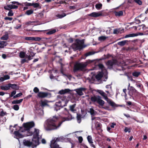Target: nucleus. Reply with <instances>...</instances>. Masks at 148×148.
<instances>
[{"label": "nucleus", "instance_id": "f257e3e1", "mask_svg": "<svg viewBox=\"0 0 148 148\" xmlns=\"http://www.w3.org/2000/svg\"><path fill=\"white\" fill-rule=\"evenodd\" d=\"M64 120L60 121V118L58 116H53L47 120V123L45 127L46 130L51 131L58 129Z\"/></svg>", "mask_w": 148, "mask_h": 148}, {"label": "nucleus", "instance_id": "f03ea898", "mask_svg": "<svg viewBox=\"0 0 148 148\" xmlns=\"http://www.w3.org/2000/svg\"><path fill=\"white\" fill-rule=\"evenodd\" d=\"M93 60H88L85 62L77 63L74 65L73 71L74 73L79 71H83L89 64L92 63Z\"/></svg>", "mask_w": 148, "mask_h": 148}, {"label": "nucleus", "instance_id": "7ed1b4c3", "mask_svg": "<svg viewBox=\"0 0 148 148\" xmlns=\"http://www.w3.org/2000/svg\"><path fill=\"white\" fill-rule=\"evenodd\" d=\"M84 43V39L79 40L78 39H76L75 40V43L72 45V47L73 49L81 50L86 47V45H83Z\"/></svg>", "mask_w": 148, "mask_h": 148}, {"label": "nucleus", "instance_id": "20e7f679", "mask_svg": "<svg viewBox=\"0 0 148 148\" xmlns=\"http://www.w3.org/2000/svg\"><path fill=\"white\" fill-rule=\"evenodd\" d=\"M97 92L100 94L107 102L112 107L115 108L118 107L119 106L116 104L113 101L110 99H109L107 97L106 93L103 90H99Z\"/></svg>", "mask_w": 148, "mask_h": 148}, {"label": "nucleus", "instance_id": "39448f33", "mask_svg": "<svg viewBox=\"0 0 148 148\" xmlns=\"http://www.w3.org/2000/svg\"><path fill=\"white\" fill-rule=\"evenodd\" d=\"M39 130L36 128L34 129V131L33 132H30L28 133V136H32L33 135V137L32 138L33 140L36 143V144L38 145L40 143L39 142Z\"/></svg>", "mask_w": 148, "mask_h": 148}, {"label": "nucleus", "instance_id": "423d86ee", "mask_svg": "<svg viewBox=\"0 0 148 148\" xmlns=\"http://www.w3.org/2000/svg\"><path fill=\"white\" fill-rule=\"evenodd\" d=\"M68 103V101L66 100L64 101L62 99L61 101H59L58 102H56L55 105L54 110L56 111L59 110L64 106H66Z\"/></svg>", "mask_w": 148, "mask_h": 148}, {"label": "nucleus", "instance_id": "0eeeda50", "mask_svg": "<svg viewBox=\"0 0 148 148\" xmlns=\"http://www.w3.org/2000/svg\"><path fill=\"white\" fill-rule=\"evenodd\" d=\"M90 100L92 102H96L101 106H103L105 103L104 101L101 99V97L98 95L92 96Z\"/></svg>", "mask_w": 148, "mask_h": 148}, {"label": "nucleus", "instance_id": "6e6552de", "mask_svg": "<svg viewBox=\"0 0 148 148\" xmlns=\"http://www.w3.org/2000/svg\"><path fill=\"white\" fill-rule=\"evenodd\" d=\"M128 90H129L128 94L130 96V98L136 97L138 93L137 90L132 86L130 87L128 89Z\"/></svg>", "mask_w": 148, "mask_h": 148}, {"label": "nucleus", "instance_id": "1a4fd4ad", "mask_svg": "<svg viewBox=\"0 0 148 148\" xmlns=\"http://www.w3.org/2000/svg\"><path fill=\"white\" fill-rule=\"evenodd\" d=\"M23 145L26 146L30 147L32 146L33 147H36L38 144H37L32 139V142L30 140H25L23 141Z\"/></svg>", "mask_w": 148, "mask_h": 148}, {"label": "nucleus", "instance_id": "9d476101", "mask_svg": "<svg viewBox=\"0 0 148 148\" xmlns=\"http://www.w3.org/2000/svg\"><path fill=\"white\" fill-rule=\"evenodd\" d=\"M34 125L35 124L33 121L24 123L23 124V126L25 130L27 131L28 134L30 132L29 129L31 128L34 127Z\"/></svg>", "mask_w": 148, "mask_h": 148}, {"label": "nucleus", "instance_id": "9b49d317", "mask_svg": "<svg viewBox=\"0 0 148 148\" xmlns=\"http://www.w3.org/2000/svg\"><path fill=\"white\" fill-rule=\"evenodd\" d=\"M117 60L112 59L111 60H109L106 62V64L108 66V68L110 69L112 68L113 66L117 63Z\"/></svg>", "mask_w": 148, "mask_h": 148}, {"label": "nucleus", "instance_id": "f8f14e48", "mask_svg": "<svg viewBox=\"0 0 148 148\" xmlns=\"http://www.w3.org/2000/svg\"><path fill=\"white\" fill-rule=\"evenodd\" d=\"M49 94V93L47 92H40L38 93L37 97L40 98L47 97L48 96Z\"/></svg>", "mask_w": 148, "mask_h": 148}, {"label": "nucleus", "instance_id": "ddd939ff", "mask_svg": "<svg viewBox=\"0 0 148 148\" xmlns=\"http://www.w3.org/2000/svg\"><path fill=\"white\" fill-rule=\"evenodd\" d=\"M18 6L17 5L13 4L8 5L4 7V8L5 10H12V9H17L18 8Z\"/></svg>", "mask_w": 148, "mask_h": 148}, {"label": "nucleus", "instance_id": "4468645a", "mask_svg": "<svg viewBox=\"0 0 148 148\" xmlns=\"http://www.w3.org/2000/svg\"><path fill=\"white\" fill-rule=\"evenodd\" d=\"M50 147L51 148H61L59 147V145L57 144L55 140H53L51 141Z\"/></svg>", "mask_w": 148, "mask_h": 148}, {"label": "nucleus", "instance_id": "2eb2a0df", "mask_svg": "<svg viewBox=\"0 0 148 148\" xmlns=\"http://www.w3.org/2000/svg\"><path fill=\"white\" fill-rule=\"evenodd\" d=\"M143 33L139 32L138 33H133L126 35L124 37L125 38H127L130 37H134L138 36V35H143Z\"/></svg>", "mask_w": 148, "mask_h": 148}, {"label": "nucleus", "instance_id": "dca6fc26", "mask_svg": "<svg viewBox=\"0 0 148 148\" xmlns=\"http://www.w3.org/2000/svg\"><path fill=\"white\" fill-rule=\"evenodd\" d=\"M124 29L122 28L116 29H114L113 33L114 34H121L124 32Z\"/></svg>", "mask_w": 148, "mask_h": 148}, {"label": "nucleus", "instance_id": "f3484780", "mask_svg": "<svg viewBox=\"0 0 148 148\" xmlns=\"http://www.w3.org/2000/svg\"><path fill=\"white\" fill-rule=\"evenodd\" d=\"M87 139L90 146L94 148H96L95 145L93 144L92 137L91 136L88 135L87 137Z\"/></svg>", "mask_w": 148, "mask_h": 148}, {"label": "nucleus", "instance_id": "a211bd4d", "mask_svg": "<svg viewBox=\"0 0 148 148\" xmlns=\"http://www.w3.org/2000/svg\"><path fill=\"white\" fill-rule=\"evenodd\" d=\"M76 103H74L72 105H70L69 106V110L73 113H76V110L75 108L76 106Z\"/></svg>", "mask_w": 148, "mask_h": 148}, {"label": "nucleus", "instance_id": "6ab92c4d", "mask_svg": "<svg viewBox=\"0 0 148 148\" xmlns=\"http://www.w3.org/2000/svg\"><path fill=\"white\" fill-rule=\"evenodd\" d=\"M102 14L101 13L93 12L88 14V16L94 17H96L101 16Z\"/></svg>", "mask_w": 148, "mask_h": 148}, {"label": "nucleus", "instance_id": "aec40b11", "mask_svg": "<svg viewBox=\"0 0 148 148\" xmlns=\"http://www.w3.org/2000/svg\"><path fill=\"white\" fill-rule=\"evenodd\" d=\"M85 89L84 88H81L76 90V92L77 94L79 95H83L82 91H84Z\"/></svg>", "mask_w": 148, "mask_h": 148}, {"label": "nucleus", "instance_id": "412c9836", "mask_svg": "<svg viewBox=\"0 0 148 148\" xmlns=\"http://www.w3.org/2000/svg\"><path fill=\"white\" fill-rule=\"evenodd\" d=\"M10 78V77L9 75H5L3 77H1L0 78V82H3L6 80L9 79Z\"/></svg>", "mask_w": 148, "mask_h": 148}, {"label": "nucleus", "instance_id": "4be33fe9", "mask_svg": "<svg viewBox=\"0 0 148 148\" xmlns=\"http://www.w3.org/2000/svg\"><path fill=\"white\" fill-rule=\"evenodd\" d=\"M45 31L47 32L46 33V34L47 35H51L53 34L56 33V30L54 29H52L50 30H47Z\"/></svg>", "mask_w": 148, "mask_h": 148}, {"label": "nucleus", "instance_id": "5701e85b", "mask_svg": "<svg viewBox=\"0 0 148 148\" xmlns=\"http://www.w3.org/2000/svg\"><path fill=\"white\" fill-rule=\"evenodd\" d=\"M9 86H10V88H11L12 89L15 90H17L19 88V87L16 84H11L9 83Z\"/></svg>", "mask_w": 148, "mask_h": 148}, {"label": "nucleus", "instance_id": "b1692460", "mask_svg": "<svg viewBox=\"0 0 148 148\" xmlns=\"http://www.w3.org/2000/svg\"><path fill=\"white\" fill-rule=\"evenodd\" d=\"M103 75V73L100 72L96 75L95 78L98 80H100L102 77Z\"/></svg>", "mask_w": 148, "mask_h": 148}, {"label": "nucleus", "instance_id": "393cba45", "mask_svg": "<svg viewBox=\"0 0 148 148\" xmlns=\"http://www.w3.org/2000/svg\"><path fill=\"white\" fill-rule=\"evenodd\" d=\"M129 41L127 40H124L121 41L117 43L118 45L123 46L125 45Z\"/></svg>", "mask_w": 148, "mask_h": 148}, {"label": "nucleus", "instance_id": "a878e982", "mask_svg": "<svg viewBox=\"0 0 148 148\" xmlns=\"http://www.w3.org/2000/svg\"><path fill=\"white\" fill-rule=\"evenodd\" d=\"M70 91V90L69 89H66L64 90H60L59 92V93L61 95H62L69 92Z\"/></svg>", "mask_w": 148, "mask_h": 148}, {"label": "nucleus", "instance_id": "bb28decb", "mask_svg": "<svg viewBox=\"0 0 148 148\" xmlns=\"http://www.w3.org/2000/svg\"><path fill=\"white\" fill-rule=\"evenodd\" d=\"M0 88L2 90H9L10 88V86H9V84H8L6 85L1 86Z\"/></svg>", "mask_w": 148, "mask_h": 148}, {"label": "nucleus", "instance_id": "cd10ccee", "mask_svg": "<svg viewBox=\"0 0 148 148\" xmlns=\"http://www.w3.org/2000/svg\"><path fill=\"white\" fill-rule=\"evenodd\" d=\"M14 133L17 137H18L19 138H22L23 137L22 135L20 134L18 131H15Z\"/></svg>", "mask_w": 148, "mask_h": 148}, {"label": "nucleus", "instance_id": "c85d7f7f", "mask_svg": "<svg viewBox=\"0 0 148 148\" xmlns=\"http://www.w3.org/2000/svg\"><path fill=\"white\" fill-rule=\"evenodd\" d=\"M115 15L116 16H120L123 15V12L122 11H120L119 12L115 11L114 12Z\"/></svg>", "mask_w": 148, "mask_h": 148}, {"label": "nucleus", "instance_id": "c756f323", "mask_svg": "<svg viewBox=\"0 0 148 148\" xmlns=\"http://www.w3.org/2000/svg\"><path fill=\"white\" fill-rule=\"evenodd\" d=\"M7 43L6 41H0V48H3L6 46Z\"/></svg>", "mask_w": 148, "mask_h": 148}, {"label": "nucleus", "instance_id": "7c9ffc66", "mask_svg": "<svg viewBox=\"0 0 148 148\" xmlns=\"http://www.w3.org/2000/svg\"><path fill=\"white\" fill-rule=\"evenodd\" d=\"M81 114L77 113V119L78 123H80L81 121Z\"/></svg>", "mask_w": 148, "mask_h": 148}, {"label": "nucleus", "instance_id": "2f4dec72", "mask_svg": "<svg viewBox=\"0 0 148 148\" xmlns=\"http://www.w3.org/2000/svg\"><path fill=\"white\" fill-rule=\"evenodd\" d=\"M23 100V99H21L19 100H14L12 102V104H19L22 102Z\"/></svg>", "mask_w": 148, "mask_h": 148}, {"label": "nucleus", "instance_id": "473e14b6", "mask_svg": "<svg viewBox=\"0 0 148 148\" xmlns=\"http://www.w3.org/2000/svg\"><path fill=\"white\" fill-rule=\"evenodd\" d=\"M104 58H103L101 60L106 59H109L111 57H112V59H113V58H114L113 56H112V55L109 54H108L107 55H104Z\"/></svg>", "mask_w": 148, "mask_h": 148}, {"label": "nucleus", "instance_id": "72a5a7b5", "mask_svg": "<svg viewBox=\"0 0 148 148\" xmlns=\"http://www.w3.org/2000/svg\"><path fill=\"white\" fill-rule=\"evenodd\" d=\"M140 74V72L135 71L132 73V75L135 77H137Z\"/></svg>", "mask_w": 148, "mask_h": 148}, {"label": "nucleus", "instance_id": "f704fd0d", "mask_svg": "<svg viewBox=\"0 0 148 148\" xmlns=\"http://www.w3.org/2000/svg\"><path fill=\"white\" fill-rule=\"evenodd\" d=\"M34 10L32 9L27 10L25 13V14L27 15H29L33 13Z\"/></svg>", "mask_w": 148, "mask_h": 148}, {"label": "nucleus", "instance_id": "c9c22d12", "mask_svg": "<svg viewBox=\"0 0 148 148\" xmlns=\"http://www.w3.org/2000/svg\"><path fill=\"white\" fill-rule=\"evenodd\" d=\"M102 5L101 3L97 4L95 5V8L98 10L102 8Z\"/></svg>", "mask_w": 148, "mask_h": 148}, {"label": "nucleus", "instance_id": "e433bc0d", "mask_svg": "<svg viewBox=\"0 0 148 148\" xmlns=\"http://www.w3.org/2000/svg\"><path fill=\"white\" fill-rule=\"evenodd\" d=\"M8 38V34H5L2 36L1 39L2 40H7Z\"/></svg>", "mask_w": 148, "mask_h": 148}, {"label": "nucleus", "instance_id": "4c0bfd02", "mask_svg": "<svg viewBox=\"0 0 148 148\" xmlns=\"http://www.w3.org/2000/svg\"><path fill=\"white\" fill-rule=\"evenodd\" d=\"M95 53V52L94 51H89L86 53L85 54V56L86 57H87L88 56L93 55Z\"/></svg>", "mask_w": 148, "mask_h": 148}, {"label": "nucleus", "instance_id": "58836bf2", "mask_svg": "<svg viewBox=\"0 0 148 148\" xmlns=\"http://www.w3.org/2000/svg\"><path fill=\"white\" fill-rule=\"evenodd\" d=\"M98 66L99 68L101 69L102 71L104 70L105 69V68L103 64H99L98 65Z\"/></svg>", "mask_w": 148, "mask_h": 148}, {"label": "nucleus", "instance_id": "ea45409f", "mask_svg": "<svg viewBox=\"0 0 148 148\" xmlns=\"http://www.w3.org/2000/svg\"><path fill=\"white\" fill-rule=\"evenodd\" d=\"M25 55V53L23 51H21L19 53V57L21 58H24Z\"/></svg>", "mask_w": 148, "mask_h": 148}, {"label": "nucleus", "instance_id": "a19ab883", "mask_svg": "<svg viewBox=\"0 0 148 148\" xmlns=\"http://www.w3.org/2000/svg\"><path fill=\"white\" fill-rule=\"evenodd\" d=\"M34 8H40V6L39 5V3H32V5Z\"/></svg>", "mask_w": 148, "mask_h": 148}, {"label": "nucleus", "instance_id": "79ce46f5", "mask_svg": "<svg viewBox=\"0 0 148 148\" xmlns=\"http://www.w3.org/2000/svg\"><path fill=\"white\" fill-rule=\"evenodd\" d=\"M66 15L65 13H63L61 14H58L56 15V16L58 17V18H61L65 16Z\"/></svg>", "mask_w": 148, "mask_h": 148}, {"label": "nucleus", "instance_id": "37998d69", "mask_svg": "<svg viewBox=\"0 0 148 148\" xmlns=\"http://www.w3.org/2000/svg\"><path fill=\"white\" fill-rule=\"evenodd\" d=\"M107 38V37L104 36H99L98 38V40L99 41H101L102 40H104L106 39Z\"/></svg>", "mask_w": 148, "mask_h": 148}, {"label": "nucleus", "instance_id": "c03bdc74", "mask_svg": "<svg viewBox=\"0 0 148 148\" xmlns=\"http://www.w3.org/2000/svg\"><path fill=\"white\" fill-rule=\"evenodd\" d=\"M9 11L8 14V15L9 16H11L14 15V13L12 10H8Z\"/></svg>", "mask_w": 148, "mask_h": 148}, {"label": "nucleus", "instance_id": "a18cd8bd", "mask_svg": "<svg viewBox=\"0 0 148 148\" xmlns=\"http://www.w3.org/2000/svg\"><path fill=\"white\" fill-rule=\"evenodd\" d=\"M47 105H48V104L45 100L41 101V106L42 107Z\"/></svg>", "mask_w": 148, "mask_h": 148}, {"label": "nucleus", "instance_id": "49530a36", "mask_svg": "<svg viewBox=\"0 0 148 148\" xmlns=\"http://www.w3.org/2000/svg\"><path fill=\"white\" fill-rule=\"evenodd\" d=\"M136 85L137 87L141 89V88H143V85L140 83H137Z\"/></svg>", "mask_w": 148, "mask_h": 148}, {"label": "nucleus", "instance_id": "de8ad7c7", "mask_svg": "<svg viewBox=\"0 0 148 148\" xmlns=\"http://www.w3.org/2000/svg\"><path fill=\"white\" fill-rule=\"evenodd\" d=\"M13 109L15 110H18L19 109V106L17 105H15L13 106Z\"/></svg>", "mask_w": 148, "mask_h": 148}, {"label": "nucleus", "instance_id": "09e8293b", "mask_svg": "<svg viewBox=\"0 0 148 148\" xmlns=\"http://www.w3.org/2000/svg\"><path fill=\"white\" fill-rule=\"evenodd\" d=\"M133 1L140 5L142 4V2L140 0H133Z\"/></svg>", "mask_w": 148, "mask_h": 148}, {"label": "nucleus", "instance_id": "8fccbe9b", "mask_svg": "<svg viewBox=\"0 0 148 148\" xmlns=\"http://www.w3.org/2000/svg\"><path fill=\"white\" fill-rule=\"evenodd\" d=\"M39 91V89L37 87H35L33 89V91L36 93H38L40 92Z\"/></svg>", "mask_w": 148, "mask_h": 148}, {"label": "nucleus", "instance_id": "3c124183", "mask_svg": "<svg viewBox=\"0 0 148 148\" xmlns=\"http://www.w3.org/2000/svg\"><path fill=\"white\" fill-rule=\"evenodd\" d=\"M23 95L22 93H19L17 94L16 95L14 96L13 97V98L14 99H15L16 98L19 97L21 96L22 95Z\"/></svg>", "mask_w": 148, "mask_h": 148}, {"label": "nucleus", "instance_id": "603ef678", "mask_svg": "<svg viewBox=\"0 0 148 148\" xmlns=\"http://www.w3.org/2000/svg\"><path fill=\"white\" fill-rule=\"evenodd\" d=\"M100 123L98 121L96 122L95 123V126L96 128L97 129L98 128L100 127Z\"/></svg>", "mask_w": 148, "mask_h": 148}, {"label": "nucleus", "instance_id": "864d4df0", "mask_svg": "<svg viewBox=\"0 0 148 148\" xmlns=\"http://www.w3.org/2000/svg\"><path fill=\"white\" fill-rule=\"evenodd\" d=\"M16 90H14L12 91L10 95V97H11L14 96V95L16 94Z\"/></svg>", "mask_w": 148, "mask_h": 148}, {"label": "nucleus", "instance_id": "5fc2aeb1", "mask_svg": "<svg viewBox=\"0 0 148 148\" xmlns=\"http://www.w3.org/2000/svg\"><path fill=\"white\" fill-rule=\"evenodd\" d=\"M7 114L6 112H4L3 111H2L0 113V116H3Z\"/></svg>", "mask_w": 148, "mask_h": 148}, {"label": "nucleus", "instance_id": "6e6d98bb", "mask_svg": "<svg viewBox=\"0 0 148 148\" xmlns=\"http://www.w3.org/2000/svg\"><path fill=\"white\" fill-rule=\"evenodd\" d=\"M10 3H12V4H13V5L15 4H16L17 5H21V4L20 3L18 2H17V1H12V2H10Z\"/></svg>", "mask_w": 148, "mask_h": 148}, {"label": "nucleus", "instance_id": "4d7b16f0", "mask_svg": "<svg viewBox=\"0 0 148 148\" xmlns=\"http://www.w3.org/2000/svg\"><path fill=\"white\" fill-rule=\"evenodd\" d=\"M33 37H26L25 38V39L26 40H33Z\"/></svg>", "mask_w": 148, "mask_h": 148}, {"label": "nucleus", "instance_id": "13d9d810", "mask_svg": "<svg viewBox=\"0 0 148 148\" xmlns=\"http://www.w3.org/2000/svg\"><path fill=\"white\" fill-rule=\"evenodd\" d=\"M116 125V124L115 123H112L110 124L109 125L110 126V127H111L112 128H114V126Z\"/></svg>", "mask_w": 148, "mask_h": 148}, {"label": "nucleus", "instance_id": "bf43d9fd", "mask_svg": "<svg viewBox=\"0 0 148 148\" xmlns=\"http://www.w3.org/2000/svg\"><path fill=\"white\" fill-rule=\"evenodd\" d=\"M34 39H33V40H35V41H40L41 38L40 37H33Z\"/></svg>", "mask_w": 148, "mask_h": 148}, {"label": "nucleus", "instance_id": "052dcab7", "mask_svg": "<svg viewBox=\"0 0 148 148\" xmlns=\"http://www.w3.org/2000/svg\"><path fill=\"white\" fill-rule=\"evenodd\" d=\"M90 112L91 115H93L94 114L95 110L91 108L90 109Z\"/></svg>", "mask_w": 148, "mask_h": 148}, {"label": "nucleus", "instance_id": "680f3d73", "mask_svg": "<svg viewBox=\"0 0 148 148\" xmlns=\"http://www.w3.org/2000/svg\"><path fill=\"white\" fill-rule=\"evenodd\" d=\"M5 20H9L11 21L12 19V17H6L4 18Z\"/></svg>", "mask_w": 148, "mask_h": 148}, {"label": "nucleus", "instance_id": "e2e57ef3", "mask_svg": "<svg viewBox=\"0 0 148 148\" xmlns=\"http://www.w3.org/2000/svg\"><path fill=\"white\" fill-rule=\"evenodd\" d=\"M78 140L80 143H82L83 140V138L82 136H79L78 137Z\"/></svg>", "mask_w": 148, "mask_h": 148}, {"label": "nucleus", "instance_id": "0e129e2a", "mask_svg": "<svg viewBox=\"0 0 148 148\" xmlns=\"http://www.w3.org/2000/svg\"><path fill=\"white\" fill-rule=\"evenodd\" d=\"M25 5L26 6H30L32 5V3L26 2Z\"/></svg>", "mask_w": 148, "mask_h": 148}, {"label": "nucleus", "instance_id": "69168bd1", "mask_svg": "<svg viewBox=\"0 0 148 148\" xmlns=\"http://www.w3.org/2000/svg\"><path fill=\"white\" fill-rule=\"evenodd\" d=\"M126 104L127 106H129L131 105H132V102L130 101H128L126 102Z\"/></svg>", "mask_w": 148, "mask_h": 148}, {"label": "nucleus", "instance_id": "338daca9", "mask_svg": "<svg viewBox=\"0 0 148 148\" xmlns=\"http://www.w3.org/2000/svg\"><path fill=\"white\" fill-rule=\"evenodd\" d=\"M27 60L25 59H23L21 60V64H23L25 62H27Z\"/></svg>", "mask_w": 148, "mask_h": 148}, {"label": "nucleus", "instance_id": "774afa93", "mask_svg": "<svg viewBox=\"0 0 148 148\" xmlns=\"http://www.w3.org/2000/svg\"><path fill=\"white\" fill-rule=\"evenodd\" d=\"M68 41L70 43H72L73 41V39L71 38H69L68 40Z\"/></svg>", "mask_w": 148, "mask_h": 148}]
</instances>
